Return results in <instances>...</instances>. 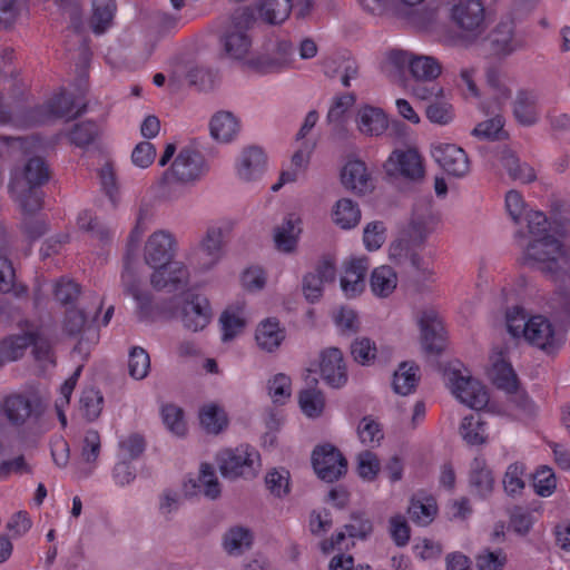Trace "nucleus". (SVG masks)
<instances>
[{"instance_id": "nucleus-13", "label": "nucleus", "mask_w": 570, "mask_h": 570, "mask_svg": "<svg viewBox=\"0 0 570 570\" xmlns=\"http://www.w3.org/2000/svg\"><path fill=\"white\" fill-rule=\"evenodd\" d=\"M303 234L304 219L302 215L296 212L286 213L271 230L273 247L282 255H295L298 252Z\"/></svg>"}, {"instance_id": "nucleus-61", "label": "nucleus", "mask_w": 570, "mask_h": 570, "mask_svg": "<svg viewBox=\"0 0 570 570\" xmlns=\"http://www.w3.org/2000/svg\"><path fill=\"white\" fill-rule=\"evenodd\" d=\"M355 470L363 481L373 482L381 471V462L375 453L362 451L356 455Z\"/></svg>"}, {"instance_id": "nucleus-20", "label": "nucleus", "mask_w": 570, "mask_h": 570, "mask_svg": "<svg viewBox=\"0 0 570 570\" xmlns=\"http://www.w3.org/2000/svg\"><path fill=\"white\" fill-rule=\"evenodd\" d=\"M177 250L178 242L175 235L166 229H157L146 240L144 248L145 262L157 269L173 261Z\"/></svg>"}, {"instance_id": "nucleus-63", "label": "nucleus", "mask_w": 570, "mask_h": 570, "mask_svg": "<svg viewBox=\"0 0 570 570\" xmlns=\"http://www.w3.org/2000/svg\"><path fill=\"white\" fill-rule=\"evenodd\" d=\"M534 492L543 498L550 497L557 489V478L550 466L542 465L537 469L532 478Z\"/></svg>"}, {"instance_id": "nucleus-25", "label": "nucleus", "mask_w": 570, "mask_h": 570, "mask_svg": "<svg viewBox=\"0 0 570 570\" xmlns=\"http://www.w3.org/2000/svg\"><path fill=\"white\" fill-rule=\"evenodd\" d=\"M314 151V144L303 142L292 155L279 173L278 179L271 186L277 193L283 186L298 181L307 171Z\"/></svg>"}, {"instance_id": "nucleus-26", "label": "nucleus", "mask_w": 570, "mask_h": 570, "mask_svg": "<svg viewBox=\"0 0 570 570\" xmlns=\"http://www.w3.org/2000/svg\"><path fill=\"white\" fill-rule=\"evenodd\" d=\"M72 100L63 91L55 95L48 102L31 110L27 119L22 120L23 126L47 124L57 118L70 117L78 111H72Z\"/></svg>"}, {"instance_id": "nucleus-19", "label": "nucleus", "mask_w": 570, "mask_h": 570, "mask_svg": "<svg viewBox=\"0 0 570 570\" xmlns=\"http://www.w3.org/2000/svg\"><path fill=\"white\" fill-rule=\"evenodd\" d=\"M368 265V258L364 255H353L343 261L340 287L346 298H356L363 294Z\"/></svg>"}, {"instance_id": "nucleus-22", "label": "nucleus", "mask_w": 570, "mask_h": 570, "mask_svg": "<svg viewBox=\"0 0 570 570\" xmlns=\"http://www.w3.org/2000/svg\"><path fill=\"white\" fill-rule=\"evenodd\" d=\"M193 275L194 272L186 261H170L154 271L150 282L157 291L176 292L185 288Z\"/></svg>"}, {"instance_id": "nucleus-54", "label": "nucleus", "mask_w": 570, "mask_h": 570, "mask_svg": "<svg viewBox=\"0 0 570 570\" xmlns=\"http://www.w3.org/2000/svg\"><path fill=\"white\" fill-rule=\"evenodd\" d=\"M333 324L340 335L352 336L361 330L358 313L350 306H340L332 313Z\"/></svg>"}, {"instance_id": "nucleus-51", "label": "nucleus", "mask_w": 570, "mask_h": 570, "mask_svg": "<svg viewBox=\"0 0 570 570\" xmlns=\"http://www.w3.org/2000/svg\"><path fill=\"white\" fill-rule=\"evenodd\" d=\"M184 259L190 265L194 276L203 275L214 269L222 261L218 256L194 244L184 255Z\"/></svg>"}, {"instance_id": "nucleus-39", "label": "nucleus", "mask_w": 570, "mask_h": 570, "mask_svg": "<svg viewBox=\"0 0 570 570\" xmlns=\"http://www.w3.org/2000/svg\"><path fill=\"white\" fill-rule=\"evenodd\" d=\"M539 92L533 90L519 91L513 102V115L522 126H532L540 119Z\"/></svg>"}, {"instance_id": "nucleus-8", "label": "nucleus", "mask_w": 570, "mask_h": 570, "mask_svg": "<svg viewBox=\"0 0 570 570\" xmlns=\"http://www.w3.org/2000/svg\"><path fill=\"white\" fill-rule=\"evenodd\" d=\"M222 476L229 481L255 480L263 468L259 451L247 443L222 450L216 456Z\"/></svg>"}, {"instance_id": "nucleus-4", "label": "nucleus", "mask_w": 570, "mask_h": 570, "mask_svg": "<svg viewBox=\"0 0 570 570\" xmlns=\"http://www.w3.org/2000/svg\"><path fill=\"white\" fill-rule=\"evenodd\" d=\"M166 317L177 321L188 333H202L214 321V307L206 294L194 289L183 292L171 306H165Z\"/></svg>"}, {"instance_id": "nucleus-27", "label": "nucleus", "mask_w": 570, "mask_h": 570, "mask_svg": "<svg viewBox=\"0 0 570 570\" xmlns=\"http://www.w3.org/2000/svg\"><path fill=\"white\" fill-rule=\"evenodd\" d=\"M292 10L291 0H256L254 8H247L244 11L246 16L243 20L246 23L252 21H263L271 24L285 21Z\"/></svg>"}, {"instance_id": "nucleus-42", "label": "nucleus", "mask_w": 570, "mask_h": 570, "mask_svg": "<svg viewBox=\"0 0 570 570\" xmlns=\"http://www.w3.org/2000/svg\"><path fill=\"white\" fill-rule=\"evenodd\" d=\"M420 367L413 361L401 362L392 375L391 386L394 393L406 396L415 392L420 382Z\"/></svg>"}, {"instance_id": "nucleus-47", "label": "nucleus", "mask_w": 570, "mask_h": 570, "mask_svg": "<svg viewBox=\"0 0 570 570\" xmlns=\"http://www.w3.org/2000/svg\"><path fill=\"white\" fill-rule=\"evenodd\" d=\"M264 485L267 492L275 499H285L292 491V475L284 466H274L266 471Z\"/></svg>"}, {"instance_id": "nucleus-56", "label": "nucleus", "mask_w": 570, "mask_h": 570, "mask_svg": "<svg viewBox=\"0 0 570 570\" xmlns=\"http://www.w3.org/2000/svg\"><path fill=\"white\" fill-rule=\"evenodd\" d=\"M267 272L261 265H249L238 276L240 287L247 293L262 292L267 285Z\"/></svg>"}, {"instance_id": "nucleus-15", "label": "nucleus", "mask_w": 570, "mask_h": 570, "mask_svg": "<svg viewBox=\"0 0 570 570\" xmlns=\"http://www.w3.org/2000/svg\"><path fill=\"white\" fill-rule=\"evenodd\" d=\"M312 466L316 475L326 482L342 478L347 470V462L341 451L330 443H323L312 452Z\"/></svg>"}, {"instance_id": "nucleus-62", "label": "nucleus", "mask_w": 570, "mask_h": 570, "mask_svg": "<svg viewBox=\"0 0 570 570\" xmlns=\"http://www.w3.org/2000/svg\"><path fill=\"white\" fill-rule=\"evenodd\" d=\"M362 240L366 250H379L386 240L385 224L381 220L368 222L363 228Z\"/></svg>"}, {"instance_id": "nucleus-14", "label": "nucleus", "mask_w": 570, "mask_h": 570, "mask_svg": "<svg viewBox=\"0 0 570 570\" xmlns=\"http://www.w3.org/2000/svg\"><path fill=\"white\" fill-rule=\"evenodd\" d=\"M181 492L186 498L203 495L209 500L218 499L222 494V484L215 468L208 462L200 463L196 472L184 476Z\"/></svg>"}, {"instance_id": "nucleus-29", "label": "nucleus", "mask_w": 570, "mask_h": 570, "mask_svg": "<svg viewBox=\"0 0 570 570\" xmlns=\"http://www.w3.org/2000/svg\"><path fill=\"white\" fill-rule=\"evenodd\" d=\"M436 225L438 218L431 199L420 200L413 205L407 223V233L411 237L424 240L434 233Z\"/></svg>"}, {"instance_id": "nucleus-31", "label": "nucleus", "mask_w": 570, "mask_h": 570, "mask_svg": "<svg viewBox=\"0 0 570 570\" xmlns=\"http://www.w3.org/2000/svg\"><path fill=\"white\" fill-rule=\"evenodd\" d=\"M100 451V435L96 431H87L79 441V454L76 462L78 476H88L96 470Z\"/></svg>"}, {"instance_id": "nucleus-7", "label": "nucleus", "mask_w": 570, "mask_h": 570, "mask_svg": "<svg viewBox=\"0 0 570 570\" xmlns=\"http://www.w3.org/2000/svg\"><path fill=\"white\" fill-rule=\"evenodd\" d=\"M443 381L450 393L462 404L476 411L487 406L490 409L488 389L460 361L450 362L444 367Z\"/></svg>"}, {"instance_id": "nucleus-53", "label": "nucleus", "mask_w": 570, "mask_h": 570, "mask_svg": "<svg viewBox=\"0 0 570 570\" xmlns=\"http://www.w3.org/2000/svg\"><path fill=\"white\" fill-rule=\"evenodd\" d=\"M252 47L249 36L242 29L229 31L224 39V48L229 58L247 63V56Z\"/></svg>"}, {"instance_id": "nucleus-40", "label": "nucleus", "mask_w": 570, "mask_h": 570, "mask_svg": "<svg viewBox=\"0 0 570 570\" xmlns=\"http://www.w3.org/2000/svg\"><path fill=\"white\" fill-rule=\"evenodd\" d=\"M198 422L206 434L218 435L227 430L229 417L223 405L207 402L198 410Z\"/></svg>"}, {"instance_id": "nucleus-2", "label": "nucleus", "mask_w": 570, "mask_h": 570, "mask_svg": "<svg viewBox=\"0 0 570 570\" xmlns=\"http://www.w3.org/2000/svg\"><path fill=\"white\" fill-rule=\"evenodd\" d=\"M504 323L508 334L546 354L557 353L562 338L549 317L542 314L529 315L523 306L513 305L505 312Z\"/></svg>"}, {"instance_id": "nucleus-57", "label": "nucleus", "mask_w": 570, "mask_h": 570, "mask_svg": "<svg viewBox=\"0 0 570 570\" xmlns=\"http://www.w3.org/2000/svg\"><path fill=\"white\" fill-rule=\"evenodd\" d=\"M114 0H92L90 26L96 33H102L110 26L115 12Z\"/></svg>"}, {"instance_id": "nucleus-12", "label": "nucleus", "mask_w": 570, "mask_h": 570, "mask_svg": "<svg viewBox=\"0 0 570 570\" xmlns=\"http://www.w3.org/2000/svg\"><path fill=\"white\" fill-rule=\"evenodd\" d=\"M269 170V157L259 146H246L234 158L235 179L245 186H254L263 180Z\"/></svg>"}, {"instance_id": "nucleus-23", "label": "nucleus", "mask_w": 570, "mask_h": 570, "mask_svg": "<svg viewBox=\"0 0 570 570\" xmlns=\"http://www.w3.org/2000/svg\"><path fill=\"white\" fill-rule=\"evenodd\" d=\"M342 186L358 196H364L374 190V178L366 163L358 157L346 159L340 171Z\"/></svg>"}, {"instance_id": "nucleus-1", "label": "nucleus", "mask_w": 570, "mask_h": 570, "mask_svg": "<svg viewBox=\"0 0 570 570\" xmlns=\"http://www.w3.org/2000/svg\"><path fill=\"white\" fill-rule=\"evenodd\" d=\"M504 207L514 223L529 217L531 240L523 248V261L559 285H570V252L564 246V235L540 212L528 215V205L520 191L505 194Z\"/></svg>"}, {"instance_id": "nucleus-6", "label": "nucleus", "mask_w": 570, "mask_h": 570, "mask_svg": "<svg viewBox=\"0 0 570 570\" xmlns=\"http://www.w3.org/2000/svg\"><path fill=\"white\" fill-rule=\"evenodd\" d=\"M30 345L39 363L43 366L53 364L50 330L37 324H27L21 335L11 336L1 343L0 363L18 360Z\"/></svg>"}, {"instance_id": "nucleus-44", "label": "nucleus", "mask_w": 570, "mask_h": 570, "mask_svg": "<svg viewBox=\"0 0 570 570\" xmlns=\"http://www.w3.org/2000/svg\"><path fill=\"white\" fill-rule=\"evenodd\" d=\"M239 130V120L229 111L216 112L209 122L210 136L222 144L232 142L237 137Z\"/></svg>"}, {"instance_id": "nucleus-33", "label": "nucleus", "mask_w": 570, "mask_h": 570, "mask_svg": "<svg viewBox=\"0 0 570 570\" xmlns=\"http://www.w3.org/2000/svg\"><path fill=\"white\" fill-rule=\"evenodd\" d=\"M507 394V404L503 406L491 404L489 409L491 413L512 420H524L534 413V403L519 385L514 392H508Z\"/></svg>"}, {"instance_id": "nucleus-38", "label": "nucleus", "mask_w": 570, "mask_h": 570, "mask_svg": "<svg viewBox=\"0 0 570 570\" xmlns=\"http://www.w3.org/2000/svg\"><path fill=\"white\" fill-rule=\"evenodd\" d=\"M232 219L222 218L210 223L199 242L196 244L223 259L225 255V237L232 232Z\"/></svg>"}, {"instance_id": "nucleus-43", "label": "nucleus", "mask_w": 570, "mask_h": 570, "mask_svg": "<svg viewBox=\"0 0 570 570\" xmlns=\"http://www.w3.org/2000/svg\"><path fill=\"white\" fill-rule=\"evenodd\" d=\"M489 41L493 53L500 57H507L522 47V41L514 35L510 21L499 23L491 32Z\"/></svg>"}, {"instance_id": "nucleus-28", "label": "nucleus", "mask_w": 570, "mask_h": 570, "mask_svg": "<svg viewBox=\"0 0 570 570\" xmlns=\"http://www.w3.org/2000/svg\"><path fill=\"white\" fill-rule=\"evenodd\" d=\"M485 374L493 385L505 393L514 392L518 389L517 374L507 360L505 353L501 350L492 351L490 354Z\"/></svg>"}, {"instance_id": "nucleus-30", "label": "nucleus", "mask_w": 570, "mask_h": 570, "mask_svg": "<svg viewBox=\"0 0 570 570\" xmlns=\"http://www.w3.org/2000/svg\"><path fill=\"white\" fill-rule=\"evenodd\" d=\"M330 220L340 230L350 232L358 227L362 210L358 203L350 197L336 199L330 208Z\"/></svg>"}, {"instance_id": "nucleus-50", "label": "nucleus", "mask_w": 570, "mask_h": 570, "mask_svg": "<svg viewBox=\"0 0 570 570\" xmlns=\"http://www.w3.org/2000/svg\"><path fill=\"white\" fill-rule=\"evenodd\" d=\"M266 393L274 405H286L293 395L292 377L285 373L273 374L266 381Z\"/></svg>"}, {"instance_id": "nucleus-60", "label": "nucleus", "mask_w": 570, "mask_h": 570, "mask_svg": "<svg viewBox=\"0 0 570 570\" xmlns=\"http://www.w3.org/2000/svg\"><path fill=\"white\" fill-rule=\"evenodd\" d=\"M357 436L361 443L368 448L381 444L384 438L381 424L372 416H364L357 424Z\"/></svg>"}, {"instance_id": "nucleus-3", "label": "nucleus", "mask_w": 570, "mask_h": 570, "mask_svg": "<svg viewBox=\"0 0 570 570\" xmlns=\"http://www.w3.org/2000/svg\"><path fill=\"white\" fill-rule=\"evenodd\" d=\"M382 71L393 83L407 87L406 73L417 81H433L442 72L441 63L431 56H416L405 50H391L384 58Z\"/></svg>"}, {"instance_id": "nucleus-37", "label": "nucleus", "mask_w": 570, "mask_h": 570, "mask_svg": "<svg viewBox=\"0 0 570 570\" xmlns=\"http://www.w3.org/2000/svg\"><path fill=\"white\" fill-rule=\"evenodd\" d=\"M455 22L466 31H479L484 23V6L480 0H462L452 9Z\"/></svg>"}, {"instance_id": "nucleus-18", "label": "nucleus", "mask_w": 570, "mask_h": 570, "mask_svg": "<svg viewBox=\"0 0 570 570\" xmlns=\"http://www.w3.org/2000/svg\"><path fill=\"white\" fill-rule=\"evenodd\" d=\"M324 383L332 389L346 385L348 375L343 352L338 347H326L321 351L315 370Z\"/></svg>"}, {"instance_id": "nucleus-64", "label": "nucleus", "mask_w": 570, "mask_h": 570, "mask_svg": "<svg viewBox=\"0 0 570 570\" xmlns=\"http://www.w3.org/2000/svg\"><path fill=\"white\" fill-rule=\"evenodd\" d=\"M128 371L132 379L142 380L150 371V357L141 347H134L129 353Z\"/></svg>"}, {"instance_id": "nucleus-17", "label": "nucleus", "mask_w": 570, "mask_h": 570, "mask_svg": "<svg viewBox=\"0 0 570 570\" xmlns=\"http://www.w3.org/2000/svg\"><path fill=\"white\" fill-rule=\"evenodd\" d=\"M293 62V48L289 41L278 40L266 48L256 58L247 60V65L261 73H281Z\"/></svg>"}, {"instance_id": "nucleus-49", "label": "nucleus", "mask_w": 570, "mask_h": 570, "mask_svg": "<svg viewBox=\"0 0 570 570\" xmlns=\"http://www.w3.org/2000/svg\"><path fill=\"white\" fill-rule=\"evenodd\" d=\"M159 415L163 425L173 436L183 439L187 435L188 424L180 406L174 403H165L160 406Z\"/></svg>"}, {"instance_id": "nucleus-32", "label": "nucleus", "mask_w": 570, "mask_h": 570, "mask_svg": "<svg viewBox=\"0 0 570 570\" xmlns=\"http://www.w3.org/2000/svg\"><path fill=\"white\" fill-rule=\"evenodd\" d=\"M372 532L371 521L362 514H354L348 524L345 525L344 531H338L331 540L322 543V550L327 552L335 548L345 549L350 547L346 541V535L350 539H364Z\"/></svg>"}, {"instance_id": "nucleus-10", "label": "nucleus", "mask_w": 570, "mask_h": 570, "mask_svg": "<svg viewBox=\"0 0 570 570\" xmlns=\"http://www.w3.org/2000/svg\"><path fill=\"white\" fill-rule=\"evenodd\" d=\"M383 171L390 179L420 183L425 178V161L415 147L395 148L383 163Z\"/></svg>"}, {"instance_id": "nucleus-45", "label": "nucleus", "mask_w": 570, "mask_h": 570, "mask_svg": "<svg viewBox=\"0 0 570 570\" xmlns=\"http://www.w3.org/2000/svg\"><path fill=\"white\" fill-rule=\"evenodd\" d=\"M500 163L513 180L528 184L537 178L535 170L529 164L521 161L515 153L509 148L501 151Z\"/></svg>"}, {"instance_id": "nucleus-58", "label": "nucleus", "mask_w": 570, "mask_h": 570, "mask_svg": "<svg viewBox=\"0 0 570 570\" xmlns=\"http://www.w3.org/2000/svg\"><path fill=\"white\" fill-rule=\"evenodd\" d=\"M122 285L127 294H129L137 303L140 309L146 308L151 302V295L147 289L141 288L140 279L127 266L121 275Z\"/></svg>"}, {"instance_id": "nucleus-5", "label": "nucleus", "mask_w": 570, "mask_h": 570, "mask_svg": "<svg viewBox=\"0 0 570 570\" xmlns=\"http://www.w3.org/2000/svg\"><path fill=\"white\" fill-rule=\"evenodd\" d=\"M173 163L166 171L169 180L189 185L195 184L208 171V164L198 149L191 145L178 149L175 142H167L158 160L160 167Z\"/></svg>"}, {"instance_id": "nucleus-24", "label": "nucleus", "mask_w": 570, "mask_h": 570, "mask_svg": "<svg viewBox=\"0 0 570 570\" xmlns=\"http://www.w3.org/2000/svg\"><path fill=\"white\" fill-rule=\"evenodd\" d=\"M353 122L356 131L365 138H380L390 127L389 114L381 107L361 104L354 114Z\"/></svg>"}, {"instance_id": "nucleus-35", "label": "nucleus", "mask_w": 570, "mask_h": 570, "mask_svg": "<svg viewBox=\"0 0 570 570\" xmlns=\"http://www.w3.org/2000/svg\"><path fill=\"white\" fill-rule=\"evenodd\" d=\"M297 404L301 413L309 421H321L327 417L326 395L317 387L301 390L297 394Z\"/></svg>"}, {"instance_id": "nucleus-55", "label": "nucleus", "mask_w": 570, "mask_h": 570, "mask_svg": "<svg viewBox=\"0 0 570 570\" xmlns=\"http://www.w3.org/2000/svg\"><path fill=\"white\" fill-rule=\"evenodd\" d=\"M470 483L474 491L481 495H489L494 487L492 471L487 466L483 459H475L471 466Z\"/></svg>"}, {"instance_id": "nucleus-16", "label": "nucleus", "mask_w": 570, "mask_h": 570, "mask_svg": "<svg viewBox=\"0 0 570 570\" xmlns=\"http://www.w3.org/2000/svg\"><path fill=\"white\" fill-rule=\"evenodd\" d=\"M430 155L452 177H465L471 170V161L466 151L456 144L433 142L430 148Z\"/></svg>"}, {"instance_id": "nucleus-41", "label": "nucleus", "mask_w": 570, "mask_h": 570, "mask_svg": "<svg viewBox=\"0 0 570 570\" xmlns=\"http://www.w3.org/2000/svg\"><path fill=\"white\" fill-rule=\"evenodd\" d=\"M399 285V275L390 265H380L372 269L368 277V286L372 295L376 298L392 296Z\"/></svg>"}, {"instance_id": "nucleus-11", "label": "nucleus", "mask_w": 570, "mask_h": 570, "mask_svg": "<svg viewBox=\"0 0 570 570\" xmlns=\"http://www.w3.org/2000/svg\"><path fill=\"white\" fill-rule=\"evenodd\" d=\"M420 332V344L424 353L442 354L448 346V332L441 313L432 306L423 307L415 316Z\"/></svg>"}, {"instance_id": "nucleus-34", "label": "nucleus", "mask_w": 570, "mask_h": 570, "mask_svg": "<svg viewBox=\"0 0 570 570\" xmlns=\"http://www.w3.org/2000/svg\"><path fill=\"white\" fill-rule=\"evenodd\" d=\"M254 336L259 350L273 353L285 341L286 330L276 317H266L256 325Z\"/></svg>"}, {"instance_id": "nucleus-48", "label": "nucleus", "mask_w": 570, "mask_h": 570, "mask_svg": "<svg viewBox=\"0 0 570 570\" xmlns=\"http://www.w3.org/2000/svg\"><path fill=\"white\" fill-rule=\"evenodd\" d=\"M459 434L469 445H482L488 441L487 422L480 414H469L461 421Z\"/></svg>"}, {"instance_id": "nucleus-21", "label": "nucleus", "mask_w": 570, "mask_h": 570, "mask_svg": "<svg viewBox=\"0 0 570 570\" xmlns=\"http://www.w3.org/2000/svg\"><path fill=\"white\" fill-rule=\"evenodd\" d=\"M249 322L246 299L232 302L222 311L218 318L220 341L225 344L235 341L245 332Z\"/></svg>"}, {"instance_id": "nucleus-59", "label": "nucleus", "mask_w": 570, "mask_h": 570, "mask_svg": "<svg viewBox=\"0 0 570 570\" xmlns=\"http://www.w3.org/2000/svg\"><path fill=\"white\" fill-rule=\"evenodd\" d=\"M430 122L439 126H446L454 120L455 114L452 104L443 97L431 102L425 110Z\"/></svg>"}, {"instance_id": "nucleus-52", "label": "nucleus", "mask_w": 570, "mask_h": 570, "mask_svg": "<svg viewBox=\"0 0 570 570\" xmlns=\"http://www.w3.org/2000/svg\"><path fill=\"white\" fill-rule=\"evenodd\" d=\"M350 353L352 360L361 366H373L379 357V348L372 338L358 336L351 343Z\"/></svg>"}, {"instance_id": "nucleus-36", "label": "nucleus", "mask_w": 570, "mask_h": 570, "mask_svg": "<svg viewBox=\"0 0 570 570\" xmlns=\"http://www.w3.org/2000/svg\"><path fill=\"white\" fill-rule=\"evenodd\" d=\"M255 541L254 531L245 525L229 527L222 535V548L229 557H240L249 551Z\"/></svg>"}, {"instance_id": "nucleus-46", "label": "nucleus", "mask_w": 570, "mask_h": 570, "mask_svg": "<svg viewBox=\"0 0 570 570\" xmlns=\"http://www.w3.org/2000/svg\"><path fill=\"white\" fill-rule=\"evenodd\" d=\"M439 508L432 495L416 494L412 498L407 512L412 521L419 525L426 527L433 522Z\"/></svg>"}, {"instance_id": "nucleus-9", "label": "nucleus", "mask_w": 570, "mask_h": 570, "mask_svg": "<svg viewBox=\"0 0 570 570\" xmlns=\"http://www.w3.org/2000/svg\"><path fill=\"white\" fill-rule=\"evenodd\" d=\"M48 179V170L40 158H31L12 174L9 185L12 197L24 210H33L40 206V197L36 188Z\"/></svg>"}]
</instances>
